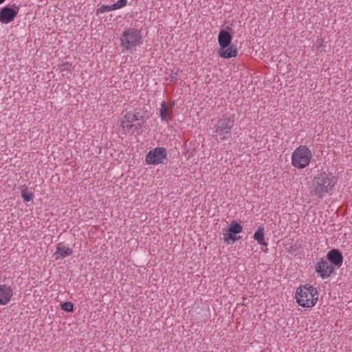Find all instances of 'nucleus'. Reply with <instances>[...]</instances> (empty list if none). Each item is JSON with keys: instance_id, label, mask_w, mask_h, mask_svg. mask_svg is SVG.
<instances>
[{"instance_id": "obj_10", "label": "nucleus", "mask_w": 352, "mask_h": 352, "mask_svg": "<svg viewBox=\"0 0 352 352\" xmlns=\"http://www.w3.org/2000/svg\"><path fill=\"white\" fill-rule=\"evenodd\" d=\"M18 14V10L6 6L0 11V21L3 23H9L12 21Z\"/></svg>"}, {"instance_id": "obj_21", "label": "nucleus", "mask_w": 352, "mask_h": 352, "mask_svg": "<svg viewBox=\"0 0 352 352\" xmlns=\"http://www.w3.org/2000/svg\"><path fill=\"white\" fill-rule=\"evenodd\" d=\"M325 46V42L322 38H317L314 47L316 48L317 50H319L320 52L322 51V48Z\"/></svg>"}, {"instance_id": "obj_9", "label": "nucleus", "mask_w": 352, "mask_h": 352, "mask_svg": "<svg viewBox=\"0 0 352 352\" xmlns=\"http://www.w3.org/2000/svg\"><path fill=\"white\" fill-rule=\"evenodd\" d=\"M316 271L322 278L324 279L331 275L334 268L326 260L321 258L316 265Z\"/></svg>"}, {"instance_id": "obj_2", "label": "nucleus", "mask_w": 352, "mask_h": 352, "mask_svg": "<svg viewBox=\"0 0 352 352\" xmlns=\"http://www.w3.org/2000/svg\"><path fill=\"white\" fill-rule=\"evenodd\" d=\"M337 181L331 175L321 173L314 177L313 179V193L319 198H323L327 193L333 190Z\"/></svg>"}, {"instance_id": "obj_13", "label": "nucleus", "mask_w": 352, "mask_h": 352, "mask_svg": "<svg viewBox=\"0 0 352 352\" xmlns=\"http://www.w3.org/2000/svg\"><path fill=\"white\" fill-rule=\"evenodd\" d=\"M217 52L220 57L228 59L236 57L238 50L235 46L230 45L226 47L219 48Z\"/></svg>"}, {"instance_id": "obj_15", "label": "nucleus", "mask_w": 352, "mask_h": 352, "mask_svg": "<svg viewBox=\"0 0 352 352\" xmlns=\"http://www.w3.org/2000/svg\"><path fill=\"white\" fill-rule=\"evenodd\" d=\"M72 254L73 250L72 248L58 244L54 256H55L56 260H62Z\"/></svg>"}, {"instance_id": "obj_12", "label": "nucleus", "mask_w": 352, "mask_h": 352, "mask_svg": "<svg viewBox=\"0 0 352 352\" xmlns=\"http://www.w3.org/2000/svg\"><path fill=\"white\" fill-rule=\"evenodd\" d=\"M327 258L333 265L340 267L343 263V256L339 250L333 249L327 255Z\"/></svg>"}, {"instance_id": "obj_7", "label": "nucleus", "mask_w": 352, "mask_h": 352, "mask_svg": "<svg viewBox=\"0 0 352 352\" xmlns=\"http://www.w3.org/2000/svg\"><path fill=\"white\" fill-rule=\"evenodd\" d=\"M167 151L164 147H157L151 150L146 156V162L148 164H163L166 159Z\"/></svg>"}, {"instance_id": "obj_18", "label": "nucleus", "mask_w": 352, "mask_h": 352, "mask_svg": "<svg viewBox=\"0 0 352 352\" xmlns=\"http://www.w3.org/2000/svg\"><path fill=\"white\" fill-rule=\"evenodd\" d=\"M21 197L25 203L31 201L34 199L33 193L28 191V188L25 185L21 186Z\"/></svg>"}, {"instance_id": "obj_20", "label": "nucleus", "mask_w": 352, "mask_h": 352, "mask_svg": "<svg viewBox=\"0 0 352 352\" xmlns=\"http://www.w3.org/2000/svg\"><path fill=\"white\" fill-rule=\"evenodd\" d=\"M61 308L65 311L72 312L74 310V305L72 302H65L61 303Z\"/></svg>"}, {"instance_id": "obj_5", "label": "nucleus", "mask_w": 352, "mask_h": 352, "mask_svg": "<svg viewBox=\"0 0 352 352\" xmlns=\"http://www.w3.org/2000/svg\"><path fill=\"white\" fill-rule=\"evenodd\" d=\"M142 43L141 30L137 28H127L120 37V45L126 51L131 52Z\"/></svg>"}, {"instance_id": "obj_24", "label": "nucleus", "mask_w": 352, "mask_h": 352, "mask_svg": "<svg viewBox=\"0 0 352 352\" xmlns=\"http://www.w3.org/2000/svg\"><path fill=\"white\" fill-rule=\"evenodd\" d=\"M6 0H0V4L3 3Z\"/></svg>"}, {"instance_id": "obj_4", "label": "nucleus", "mask_w": 352, "mask_h": 352, "mask_svg": "<svg viewBox=\"0 0 352 352\" xmlns=\"http://www.w3.org/2000/svg\"><path fill=\"white\" fill-rule=\"evenodd\" d=\"M296 298L299 305L303 307H312L318 300V292L316 287L306 284L297 289Z\"/></svg>"}, {"instance_id": "obj_11", "label": "nucleus", "mask_w": 352, "mask_h": 352, "mask_svg": "<svg viewBox=\"0 0 352 352\" xmlns=\"http://www.w3.org/2000/svg\"><path fill=\"white\" fill-rule=\"evenodd\" d=\"M13 296L12 289L6 285H0V305L8 304Z\"/></svg>"}, {"instance_id": "obj_17", "label": "nucleus", "mask_w": 352, "mask_h": 352, "mask_svg": "<svg viewBox=\"0 0 352 352\" xmlns=\"http://www.w3.org/2000/svg\"><path fill=\"white\" fill-rule=\"evenodd\" d=\"M122 8V7L117 2L109 6L103 5L97 10V13H104L114 10H118Z\"/></svg>"}, {"instance_id": "obj_14", "label": "nucleus", "mask_w": 352, "mask_h": 352, "mask_svg": "<svg viewBox=\"0 0 352 352\" xmlns=\"http://www.w3.org/2000/svg\"><path fill=\"white\" fill-rule=\"evenodd\" d=\"M232 36L228 31L222 30L218 36L219 48L226 47L231 45Z\"/></svg>"}, {"instance_id": "obj_1", "label": "nucleus", "mask_w": 352, "mask_h": 352, "mask_svg": "<svg viewBox=\"0 0 352 352\" xmlns=\"http://www.w3.org/2000/svg\"><path fill=\"white\" fill-rule=\"evenodd\" d=\"M235 124L234 115L223 114L219 118L213 127V137L217 142L228 140L231 137L232 129Z\"/></svg>"}, {"instance_id": "obj_22", "label": "nucleus", "mask_w": 352, "mask_h": 352, "mask_svg": "<svg viewBox=\"0 0 352 352\" xmlns=\"http://www.w3.org/2000/svg\"><path fill=\"white\" fill-rule=\"evenodd\" d=\"M181 71L179 69H173L171 71V73L170 74V77L173 79H177V76L179 74Z\"/></svg>"}, {"instance_id": "obj_8", "label": "nucleus", "mask_w": 352, "mask_h": 352, "mask_svg": "<svg viewBox=\"0 0 352 352\" xmlns=\"http://www.w3.org/2000/svg\"><path fill=\"white\" fill-rule=\"evenodd\" d=\"M242 231V226L238 222L232 221L230 224L226 233L223 234L224 242L229 243L230 241L234 242L237 240H239L241 237V236H237L236 234L241 233Z\"/></svg>"}, {"instance_id": "obj_19", "label": "nucleus", "mask_w": 352, "mask_h": 352, "mask_svg": "<svg viewBox=\"0 0 352 352\" xmlns=\"http://www.w3.org/2000/svg\"><path fill=\"white\" fill-rule=\"evenodd\" d=\"M159 116L160 117L162 121H168L169 119L168 114V107L166 102H162L161 103Z\"/></svg>"}, {"instance_id": "obj_6", "label": "nucleus", "mask_w": 352, "mask_h": 352, "mask_svg": "<svg viewBox=\"0 0 352 352\" xmlns=\"http://www.w3.org/2000/svg\"><path fill=\"white\" fill-rule=\"evenodd\" d=\"M312 153L306 146L300 145L297 147L292 155V165L299 169L305 168L311 162Z\"/></svg>"}, {"instance_id": "obj_3", "label": "nucleus", "mask_w": 352, "mask_h": 352, "mask_svg": "<svg viewBox=\"0 0 352 352\" xmlns=\"http://www.w3.org/2000/svg\"><path fill=\"white\" fill-rule=\"evenodd\" d=\"M145 121L144 117L140 112H126L121 120L124 133L133 135L135 133H139Z\"/></svg>"}, {"instance_id": "obj_23", "label": "nucleus", "mask_w": 352, "mask_h": 352, "mask_svg": "<svg viewBox=\"0 0 352 352\" xmlns=\"http://www.w3.org/2000/svg\"><path fill=\"white\" fill-rule=\"evenodd\" d=\"M122 7H124L127 3V0H118L117 1Z\"/></svg>"}, {"instance_id": "obj_16", "label": "nucleus", "mask_w": 352, "mask_h": 352, "mask_svg": "<svg viewBox=\"0 0 352 352\" xmlns=\"http://www.w3.org/2000/svg\"><path fill=\"white\" fill-rule=\"evenodd\" d=\"M263 230L264 228L263 227H259L258 229L254 234V239L261 245H267V244L265 241Z\"/></svg>"}]
</instances>
